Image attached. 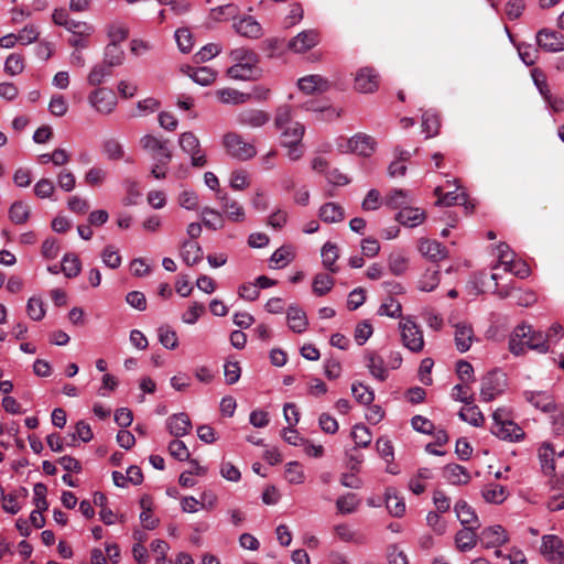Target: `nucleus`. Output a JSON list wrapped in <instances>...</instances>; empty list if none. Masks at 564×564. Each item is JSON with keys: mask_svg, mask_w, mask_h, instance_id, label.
Wrapping results in <instances>:
<instances>
[{"mask_svg": "<svg viewBox=\"0 0 564 564\" xmlns=\"http://www.w3.org/2000/svg\"><path fill=\"white\" fill-rule=\"evenodd\" d=\"M90 106L101 115L111 113L117 106L116 94L109 88H97L88 96Z\"/></svg>", "mask_w": 564, "mask_h": 564, "instance_id": "nucleus-8", "label": "nucleus"}, {"mask_svg": "<svg viewBox=\"0 0 564 564\" xmlns=\"http://www.w3.org/2000/svg\"><path fill=\"white\" fill-rule=\"evenodd\" d=\"M216 198L220 203L223 212L226 214L228 220L234 223H241L246 218L243 207L234 198L229 197L228 193L218 189Z\"/></svg>", "mask_w": 564, "mask_h": 564, "instance_id": "nucleus-11", "label": "nucleus"}, {"mask_svg": "<svg viewBox=\"0 0 564 564\" xmlns=\"http://www.w3.org/2000/svg\"><path fill=\"white\" fill-rule=\"evenodd\" d=\"M434 195L437 197L436 205L441 206H455L458 205V203L466 202L465 191L459 193L457 191L444 193L442 187L437 186L434 189Z\"/></svg>", "mask_w": 564, "mask_h": 564, "instance_id": "nucleus-32", "label": "nucleus"}, {"mask_svg": "<svg viewBox=\"0 0 564 564\" xmlns=\"http://www.w3.org/2000/svg\"><path fill=\"white\" fill-rule=\"evenodd\" d=\"M178 144L191 156V163L194 167H204L207 164L206 155L200 149V142L193 132L181 133Z\"/></svg>", "mask_w": 564, "mask_h": 564, "instance_id": "nucleus-7", "label": "nucleus"}, {"mask_svg": "<svg viewBox=\"0 0 564 564\" xmlns=\"http://www.w3.org/2000/svg\"><path fill=\"white\" fill-rule=\"evenodd\" d=\"M107 34L110 39L111 44L119 45L121 42L127 40L129 35V29L123 23L113 22L108 25Z\"/></svg>", "mask_w": 564, "mask_h": 564, "instance_id": "nucleus-55", "label": "nucleus"}, {"mask_svg": "<svg viewBox=\"0 0 564 564\" xmlns=\"http://www.w3.org/2000/svg\"><path fill=\"white\" fill-rule=\"evenodd\" d=\"M454 328V340L456 349L459 352L468 351L473 343L477 339L471 325L464 319L456 323Z\"/></svg>", "mask_w": 564, "mask_h": 564, "instance_id": "nucleus-14", "label": "nucleus"}, {"mask_svg": "<svg viewBox=\"0 0 564 564\" xmlns=\"http://www.w3.org/2000/svg\"><path fill=\"white\" fill-rule=\"evenodd\" d=\"M181 257L187 265H194L203 259L202 247L194 241H184L182 245Z\"/></svg>", "mask_w": 564, "mask_h": 564, "instance_id": "nucleus-33", "label": "nucleus"}, {"mask_svg": "<svg viewBox=\"0 0 564 564\" xmlns=\"http://www.w3.org/2000/svg\"><path fill=\"white\" fill-rule=\"evenodd\" d=\"M536 43L545 52L564 51V35L555 30L542 29L536 33Z\"/></svg>", "mask_w": 564, "mask_h": 564, "instance_id": "nucleus-13", "label": "nucleus"}, {"mask_svg": "<svg viewBox=\"0 0 564 564\" xmlns=\"http://www.w3.org/2000/svg\"><path fill=\"white\" fill-rule=\"evenodd\" d=\"M299 88L305 94L325 93L330 88V83L323 76L314 74L299 79Z\"/></svg>", "mask_w": 564, "mask_h": 564, "instance_id": "nucleus-18", "label": "nucleus"}, {"mask_svg": "<svg viewBox=\"0 0 564 564\" xmlns=\"http://www.w3.org/2000/svg\"><path fill=\"white\" fill-rule=\"evenodd\" d=\"M389 270L394 275H402L409 268V259L402 253H391L388 259Z\"/></svg>", "mask_w": 564, "mask_h": 564, "instance_id": "nucleus-57", "label": "nucleus"}, {"mask_svg": "<svg viewBox=\"0 0 564 564\" xmlns=\"http://www.w3.org/2000/svg\"><path fill=\"white\" fill-rule=\"evenodd\" d=\"M186 74L197 84L208 86L216 79V72L207 66L187 67Z\"/></svg>", "mask_w": 564, "mask_h": 564, "instance_id": "nucleus-31", "label": "nucleus"}, {"mask_svg": "<svg viewBox=\"0 0 564 564\" xmlns=\"http://www.w3.org/2000/svg\"><path fill=\"white\" fill-rule=\"evenodd\" d=\"M270 121V115L260 109L243 110L238 116V122L251 128H260Z\"/></svg>", "mask_w": 564, "mask_h": 564, "instance_id": "nucleus-22", "label": "nucleus"}, {"mask_svg": "<svg viewBox=\"0 0 564 564\" xmlns=\"http://www.w3.org/2000/svg\"><path fill=\"white\" fill-rule=\"evenodd\" d=\"M458 416L464 421L469 423L473 426L479 427L485 423L484 414L480 412L478 406L468 405L465 409H462L458 413Z\"/></svg>", "mask_w": 564, "mask_h": 564, "instance_id": "nucleus-45", "label": "nucleus"}, {"mask_svg": "<svg viewBox=\"0 0 564 564\" xmlns=\"http://www.w3.org/2000/svg\"><path fill=\"white\" fill-rule=\"evenodd\" d=\"M481 496L486 502L499 505L507 499V490L502 485L489 484L482 488Z\"/></svg>", "mask_w": 564, "mask_h": 564, "instance_id": "nucleus-35", "label": "nucleus"}, {"mask_svg": "<svg viewBox=\"0 0 564 564\" xmlns=\"http://www.w3.org/2000/svg\"><path fill=\"white\" fill-rule=\"evenodd\" d=\"M140 144L143 150L150 152L163 166H166L172 160L169 140L160 139L153 134H145L140 139Z\"/></svg>", "mask_w": 564, "mask_h": 564, "instance_id": "nucleus-5", "label": "nucleus"}, {"mask_svg": "<svg viewBox=\"0 0 564 564\" xmlns=\"http://www.w3.org/2000/svg\"><path fill=\"white\" fill-rule=\"evenodd\" d=\"M444 478L452 485H466L470 481L468 470L458 464H447L443 469Z\"/></svg>", "mask_w": 564, "mask_h": 564, "instance_id": "nucleus-27", "label": "nucleus"}, {"mask_svg": "<svg viewBox=\"0 0 564 564\" xmlns=\"http://www.w3.org/2000/svg\"><path fill=\"white\" fill-rule=\"evenodd\" d=\"M367 359V367L370 373L379 381H384L388 377V371L384 367L383 359L376 354H369Z\"/></svg>", "mask_w": 564, "mask_h": 564, "instance_id": "nucleus-44", "label": "nucleus"}, {"mask_svg": "<svg viewBox=\"0 0 564 564\" xmlns=\"http://www.w3.org/2000/svg\"><path fill=\"white\" fill-rule=\"evenodd\" d=\"M223 143L227 153L239 161L250 160L257 154L256 147L236 132L226 133Z\"/></svg>", "mask_w": 564, "mask_h": 564, "instance_id": "nucleus-4", "label": "nucleus"}, {"mask_svg": "<svg viewBox=\"0 0 564 564\" xmlns=\"http://www.w3.org/2000/svg\"><path fill=\"white\" fill-rule=\"evenodd\" d=\"M9 219L15 224V225H23L25 224L31 215L30 206L22 202V200H15L12 203V205L9 208Z\"/></svg>", "mask_w": 564, "mask_h": 564, "instance_id": "nucleus-34", "label": "nucleus"}, {"mask_svg": "<svg viewBox=\"0 0 564 564\" xmlns=\"http://www.w3.org/2000/svg\"><path fill=\"white\" fill-rule=\"evenodd\" d=\"M293 120V110L290 105H280L274 112L273 126L275 129H284L285 126L295 123Z\"/></svg>", "mask_w": 564, "mask_h": 564, "instance_id": "nucleus-40", "label": "nucleus"}, {"mask_svg": "<svg viewBox=\"0 0 564 564\" xmlns=\"http://www.w3.org/2000/svg\"><path fill=\"white\" fill-rule=\"evenodd\" d=\"M236 32L249 39H259L262 35V26L251 15L245 17L234 24Z\"/></svg>", "mask_w": 564, "mask_h": 564, "instance_id": "nucleus-25", "label": "nucleus"}, {"mask_svg": "<svg viewBox=\"0 0 564 564\" xmlns=\"http://www.w3.org/2000/svg\"><path fill=\"white\" fill-rule=\"evenodd\" d=\"M380 76L375 68L366 66L360 68L355 77V88L362 94L375 93L379 87Z\"/></svg>", "mask_w": 564, "mask_h": 564, "instance_id": "nucleus-12", "label": "nucleus"}, {"mask_svg": "<svg viewBox=\"0 0 564 564\" xmlns=\"http://www.w3.org/2000/svg\"><path fill=\"white\" fill-rule=\"evenodd\" d=\"M313 292L318 295H325L334 286V279L327 273H318L313 280Z\"/></svg>", "mask_w": 564, "mask_h": 564, "instance_id": "nucleus-51", "label": "nucleus"}, {"mask_svg": "<svg viewBox=\"0 0 564 564\" xmlns=\"http://www.w3.org/2000/svg\"><path fill=\"white\" fill-rule=\"evenodd\" d=\"M425 212L417 207H403L397 214L395 219L403 226L415 227L425 219Z\"/></svg>", "mask_w": 564, "mask_h": 564, "instance_id": "nucleus-28", "label": "nucleus"}, {"mask_svg": "<svg viewBox=\"0 0 564 564\" xmlns=\"http://www.w3.org/2000/svg\"><path fill=\"white\" fill-rule=\"evenodd\" d=\"M319 43V33L316 30H305L292 37L289 43V50L294 53H304Z\"/></svg>", "mask_w": 564, "mask_h": 564, "instance_id": "nucleus-15", "label": "nucleus"}, {"mask_svg": "<svg viewBox=\"0 0 564 564\" xmlns=\"http://www.w3.org/2000/svg\"><path fill=\"white\" fill-rule=\"evenodd\" d=\"M160 343L167 349H175L178 346L176 332L171 326L164 324L158 329Z\"/></svg>", "mask_w": 564, "mask_h": 564, "instance_id": "nucleus-50", "label": "nucleus"}, {"mask_svg": "<svg viewBox=\"0 0 564 564\" xmlns=\"http://www.w3.org/2000/svg\"><path fill=\"white\" fill-rule=\"evenodd\" d=\"M111 75V67L107 64L95 65L88 74L87 82L90 86H99L105 78Z\"/></svg>", "mask_w": 564, "mask_h": 564, "instance_id": "nucleus-52", "label": "nucleus"}, {"mask_svg": "<svg viewBox=\"0 0 564 564\" xmlns=\"http://www.w3.org/2000/svg\"><path fill=\"white\" fill-rule=\"evenodd\" d=\"M441 128V119L440 116L432 111L426 110L422 115V129L423 132L426 133V138H432L438 134Z\"/></svg>", "mask_w": 564, "mask_h": 564, "instance_id": "nucleus-38", "label": "nucleus"}, {"mask_svg": "<svg viewBox=\"0 0 564 564\" xmlns=\"http://www.w3.org/2000/svg\"><path fill=\"white\" fill-rule=\"evenodd\" d=\"M216 96L224 104L239 105L249 101V96L234 88L218 89Z\"/></svg>", "mask_w": 564, "mask_h": 564, "instance_id": "nucleus-41", "label": "nucleus"}, {"mask_svg": "<svg viewBox=\"0 0 564 564\" xmlns=\"http://www.w3.org/2000/svg\"><path fill=\"white\" fill-rule=\"evenodd\" d=\"M454 511L460 524L463 527H474V529L480 528V521L474 510L467 501L460 499L454 506Z\"/></svg>", "mask_w": 564, "mask_h": 564, "instance_id": "nucleus-20", "label": "nucleus"}, {"mask_svg": "<svg viewBox=\"0 0 564 564\" xmlns=\"http://www.w3.org/2000/svg\"><path fill=\"white\" fill-rule=\"evenodd\" d=\"M166 427L173 436L182 437L191 431L192 422L186 413L181 412L171 415L166 420Z\"/></svg>", "mask_w": 564, "mask_h": 564, "instance_id": "nucleus-21", "label": "nucleus"}, {"mask_svg": "<svg viewBox=\"0 0 564 564\" xmlns=\"http://www.w3.org/2000/svg\"><path fill=\"white\" fill-rule=\"evenodd\" d=\"M318 216L326 224L339 223L345 218V210L339 204L329 202L321 206Z\"/></svg>", "mask_w": 564, "mask_h": 564, "instance_id": "nucleus-30", "label": "nucleus"}, {"mask_svg": "<svg viewBox=\"0 0 564 564\" xmlns=\"http://www.w3.org/2000/svg\"><path fill=\"white\" fill-rule=\"evenodd\" d=\"M335 533L339 540L344 542H354V543H362V538L358 535L348 524L341 523L337 524L335 528Z\"/></svg>", "mask_w": 564, "mask_h": 564, "instance_id": "nucleus-64", "label": "nucleus"}, {"mask_svg": "<svg viewBox=\"0 0 564 564\" xmlns=\"http://www.w3.org/2000/svg\"><path fill=\"white\" fill-rule=\"evenodd\" d=\"M285 478L290 484H303L305 476L301 464L297 462L288 463L285 465Z\"/></svg>", "mask_w": 564, "mask_h": 564, "instance_id": "nucleus-59", "label": "nucleus"}, {"mask_svg": "<svg viewBox=\"0 0 564 564\" xmlns=\"http://www.w3.org/2000/svg\"><path fill=\"white\" fill-rule=\"evenodd\" d=\"M351 392L356 401L364 405H369L375 399L373 390L362 384L361 382H354L351 384Z\"/></svg>", "mask_w": 564, "mask_h": 564, "instance_id": "nucleus-53", "label": "nucleus"}, {"mask_svg": "<svg viewBox=\"0 0 564 564\" xmlns=\"http://www.w3.org/2000/svg\"><path fill=\"white\" fill-rule=\"evenodd\" d=\"M94 437L93 431L85 421H79L76 423L75 432L70 435L69 446H74L77 440H80L85 443L90 442Z\"/></svg>", "mask_w": 564, "mask_h": 564, "instance_id": "nucleus-58", "label": "nucleus"}, {"mask_svg": "<svg viewBox=\"0 0 564 564\" xmlns=\"http://www.w3.org/2000/svg\"><path fill=\"white\" fill-rule=\"evenodd\" d=\"M491 433L503 441L519 442L524 438L523 430L509 419L506 409H497L492 414Z\"/></svg>", "mask_w": 564, "mask_h": 564, "instance_id": "nucleus-3", "label": "nucleus"}, {"mask_svg": "<svg viewBox=\"0 0 564 564\" xmlns=\"http://www.w3.org/2000/svg\"><path fill=\"white\" fill-rule=\"evenodd\" d=\"M403 346L413 352H420L424 347L423 333L414 319H403L399 324Z\"/></svg>", "mask_w": 564, "mask_h": 564, "instance_id": "nucleus-6", "label": "nucleus"}, {"mask_svg": "<svg viewBox=\"0 0 564 564\" xmlns=\"http://www.w3.org/2000/svg\"><path fill=\"white\" fill-rule=\"evenodd\" d=\"M419 251L434 262L447 257V249L436 240L421 239L419 242Z\"/></svg>", "mask_w": 564, "mask_h": 564, "instance_id": "nucleus-23", "label": "nucleus"}, {"mask_svg": "<svg viewBox=\"0 0 564 564\" xmlns=\"http://www.w3.org/2000/svg\"><path fill=\"white\" fill-rule=\"evenodd\" d=\"M294 257L295 254L291 246H282L272 253L270 261L273 262L276 268H284L293 261Z\"/></svg>", "mask_w": 564, "mask_h": 564, "instance_id": "nucleus-49", "label": "nucleus"}, {"mask_svg": "<svg viewBox=\"0 0 564 564\" xmlns=\"http://www.w3.org/2000/svg\"><path fill=\"white\" fill-rule=\"evenodd\" d=\"M376 147V140L365 133H357L348 140L349 150L362 156H370L375 152Z\"/></svg>", "mask_w": 564, "mask_h": 564, "instance_id": "nucleus-16", "label": "nucleus"}, {"mask_svg": "<svg viewBox=\"0 0 564 564\" xmlns=\"http://www.w3.org/2000/svg\"><path fill=\"white\" fill-rule=\"evenodd\" d=\"M409 192L404 189H392L386 196V205L392 209L402 207L408 203Z\"/></svg>", "mask_w": 564, "mask_h": 564, "instance_id": "nucleus-61", "label": "nucleus"}, {"mask_svg": "<svg viewBox=\"0 0 564 564\" xmlns=\"http://www.w3.org/2000/svg\"><path fill=\"white\" fill-rule=\"evenodd\" d=\"M359 505L360 500L358 499L357 495L352 492H348L344 496H340L336 500L337 510L341 514H349L355 512L358 509Z\"/></svg>", "mask_w": 564, "mask_h": 564, "instance_id": "nucleus-43", "label": "nucleus"}, {"mask_svg": "<svg viewBox=\"0 0 564 564\" xmlns=\"http://www.w3.org/2000/svg\"><path fill=\"white\" fill-rule=\"evenodd\" d=\"M505 271L510 272L520 279H527L531 274L529 264L524 260L516 258L505 267Z\"/></svg>", "mask_w": 564, "mask_h": 564, "instance_id": "nucleus-62", "label": "nucleus"}, {"mask_svg": "<svg viewBox=\"0 0 564 564\" xmlns=\"http://www.w3.org/2000/svg\"><path fill=\"white\" fill-rule=\"evenodd\" d=\"M235 64L227 69V76L237 80H256L261 77L259 56L252 50L237 48L231 52Z\"/></svg>", "mask_w": 564, "mask_h": 564, "instance_id": "nucleus-2", "label": "nucleus"}, {"mask_svg": "<svg viewBox=\"0 0 564 564\" xmlns=\"http://www.w3.org/2000/svg\"><path fill=\"white\" fill-rule=\"evenodd\" d=\"M480 541L485 549L498 547L507 543L508 535L501 525H494L481 531Z\"/></svg>", "mask_w": 564, "mask_h": 564, "instance_id": "nucleus-17", "label": "nucleus"}, {"mask_svg": "<svg viewBox=\"0 0 564 564\" xmlns=\"http://www.w3.org/2000/svg\"><path fill=\"white\" fill-rule=\"evenodd\" d=\"M503 375L497 371L488 372L481 379L480 398L485 402L494 400L503 392Z\"/></svg>", "mask_w": 564, "mask_h": 564, "instance_id": "nucleus-10", "label": "nucleus"}, {"mask_svg": "<svg viewBox=\"0 0 564 564\" xmlns=\"http://www.w3.org/2000/svg\"><path fill=\"white\" fill-rule=\"evenodd\" d=\"M555 451L550 443H543L538 449L541 470L545 476H553L555 471Z\"/></svg>", "mask_w": 564, "mask_h": 564, "instance_id": "nucleus-26", "label": "nucleus"}, {"mask_svg": "<svg viewBox=\"0 0 564 564\" xmlns=\"http://www.w3.org/2000/svg\"><path fill=\"white\" fill-rule=\"evenodd\" d=\"M386 506L391 516L400 518L405 512V502L402 498L389 490L386 494Z\"/></svg>", "mask_w": 564, "mask_h": 564, "instance_id": "nucleus-54", "label": "nucleus"}, {"mask_svg": "<svg viewBox=\"0 0 564 564\" xmlns=\"http://www.w3.org/2000/svg\"><path fill=\"white\" fill-rule=\"evenodd\" d=\"M351 437L357 447H368L371 443L372 434L364 424H356L352 427Z\"/></svg>", "mask_w": 564, "mask_h": 564, "instance_id": "nucleus-56", "label": "nucleus"}, {"mask_svg": "<svg viewBox=\"0 0 564 564\" xmlns=\"http://www.w3.org/2000/svg\"><path fill=\"white\" fill-rule=\"evenodd\" d=\"M378 315L381 317H403L402 306L398 300L392 296H388L379 306Z\"/></svg>", "mask_w": 564, "mask_h": 564, "instance_id": "nucleus-46", "label": "nucleus"}, {"mask_svg": "<svg viewBox=\"0 0 564 564\" xmlns=\"http://www.w3.org/2000/svg\"><path fill=\"white\" fill-rule=\"evenodd\" d=\"M123 58H124V53L119 45L109 43L106 46L105 57L102 61L104 64H107L108 66H110L112 68L115 66L121 65L123 62Z\"/></svg>", "mask_w": 564, "mask_h": 564, "instance_id": "nucleus-48", "label": "nucleus"}, {"mask_svg": "<svg viewBox=\"0 0 564 564\" xmlns=\"http://www.w3.org/2000/svg\"><path fill=\"white\" fill-rule=\"evenodd\" d=\"M339 258L338 247L327 241L322 248L323 265L333 273L338 271V267L335 264Z\"/></svg>", "mask_w": 564, "mask_h": 564, "instance_id": "nucleus-37", "label": "nucleus"}, {"mask_svg": "<svg viewBox=\"0 0 564 564\" xmlns=\"http://www.w3.org/2000/svg\"><path fill=\"white\" fill-rule=\"evenodd\" d=\"M202 223L207 229H221L224 227L223 214L214 208L204 207L202 209Z\"/></svg>", "mask_w": 564, "mask_h": 564, "instance_id": "nucleus-39", "label": "nucleus"}, {"mask_svg": "<svg viewBox=\"0 0 564 564\" xmlns=\"http://www.w3.org/2000/svg\"><path fill=\"white\" fill-rule=\"evenodd\" d=\"M551 335L534 330L531 325L521 324L517 326L509 339V350L514 356H521L528 349L538 354H546L550 350Z\"/></svg>", "mask_w": 564, "mask_h": 564, "instance_id": "nucleus-1", "label": "nucleus"}, {"mask_svg": "<svg viewBox=\"0 0 564 564\" xmlns=\"http://www.w3.org/2000/svg\"><path fill=\"white\" fill-rule=\"evenodd\" d=\"M281 132V145H295L302 142L305 133V127L300 123H291L285 126L284 129H276Z\"/></svg>", "mask_w": 564, "mask_h": 564, "instance_id": "nucleus-29", "label": "nucleus"}, {"mask_svg": "<svg viewBox=\"0 0 564 564\" xmlns=\"http://www.w3.org/2000/svg\"><path fill=\"white\" fill-rule=\"evenodd\" d=\"M477 530L478 529H474V527H463V529L456 532L455 545L459 552H468L477 545L480 540Z\"/></svg>", "mask_w": 564, "mask_h": 564, "instance_id": "nucleus-19", "label": "nucleus"}, {"mask_svg": "<svg viewBox=\"0 0 564 564\" xmlns=\"http://www.w3.org/2000/svg\"><path fill=\"white\" fill-rule=\"evenodd\" d=\"M25 68V62L22 54L11 53L4 62V72L10 76L21 74Z\"/></svg>", "mask_w": 564, "mask_h": 564, "instance_id": "nucleus-47", "label": "nucleus"}, {"mask_svg": "<svg viewBox=\"0 0 564 564\" xmlns=\"http://www.w3.org/2000/svg\"><path fill=\"white\" fill-rule=\"evenodd\" d=\"M440 281L438 268H429L419 279L417 289L423 292H431L440 284Z\"/></svg>", "mask_w": 564, "mask_h": 564, "instance_id": "nucleus-36", "label": "nucleus"}, {"mask_svg": "<svg viewBox=\"0 0 564 564\" xmlns=\"http://www.w3.org/2000/svg\"><path fill=\"white\" fill-rule=\"evenodd\" d=\"M61 269L67 278H75L82 270L79 258L74 253H66L61 263Z\"/></svg>", "mask_w": 564, "mask_h": 564, "instance_id": "nucleus-42", "label": "nucleus"}, {"mask_svg": "<svg viewBox=\"0 0 564 564\" xmlns=\"http://www.w3.org/2000/svg\"><path fill=\"white\" fill-rule=\"evenodd\" d=\"M541 554L551 564H562L564 562V543L555 534L542 536Z\"/></svg>", "mask_w": 564, "mask_h": 564, "instance_id": "nucleus-9", "label": "nucleus"}, {"mask_svg": "<svg viewBox=\"0 0 564 564\" xmlns=\"http://www.w3.org/2000/svg\"><path fill=\"white\" fill-rule=\"evenodd\" d=\"M524 397L528 402L543 412H552L555 410L554 398L545 391H527L524 392Z\"/></svg>", "mask_w": 564, "mask_h": 564, "instance_id": "nucleus-24", "label": "nucleus"}, {"mask_svg": "<svg viewBox=\"0 0 564 564\" xmlns=\"http://www.w3.org/2000/svg\"><path fill=\"white\" fill-rule=\"evenodd\" d=\"M102 149L107 158L112 161L121 160L124 155L122 145L115 139L106 140Z\"/></svg>", "mask_w": 564, "mask_h": 564, "instance_id": "nucleus-63", "label": "nucleus"}, {"mask_svg": "<svg viewBox=\"0 0 564 564\" xmlns=\"http://www.w3.org/2000/svg\"><path fill=\"white\" fill-rule=\"evenodd\" d=\"M175 40L181 52L188 53L193 48V36L187 28H180L175 31Z\"/></svg>", "mask_w": 564, "mask_h": 564, "instance_id": "nucleus-60", "label": "nucleus"}]
</instances>
